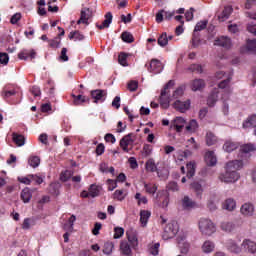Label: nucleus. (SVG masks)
Masks as SVG:
<instances>
[{"label": "nucleus", "mask_w": 256, "mask_h": 256, "mask_svg": "<svg viewBox=\"0 0 256 256\" xmlns=\"http://www.w3.org/2000/svg\"><path fill=\"white\" fill-rule=\"evenodd\" d=\"M133 134H128L120 140V147L125 153H129V146L133 145Z\"/></svg>", "instance_id": "12"}, {"label": "nucleus", "mask_w": 256, "mask_h": 256, "mask_svg": "<svg viewBox=\"0 0 256 256\" xmlns=\"http://www.w3.org/2000/svg\"><path fill=\"white\" fill-rule=\"evenodd\" d=\"M125 235V229L121 227H115L114 228V239H121Z\"/></svg>", "instance_id": "59"}, {"label": "nucleus", "mask_w": 256, "mask_h": 256, "mask_svg": "<svg viewBox=\"0 0 256 256\" xmlns=\"http://www.w3.org/2000/svg\"><path fill=\"white\" fill-rule=\"evenodd\" d=\"M12 139H13V142L17 145V147H23V145H25V136L21 134L14 132L12 134Z\"/></svg>", "instance_id": "33"}, {"label": "nucleus", "mask_w": 256, "mask_h": 256, "mask_svg": "<svg viewBox=\"0 0 256 256\" xmlns=\"http://www.w3.org/2000/svg\"><path fill=\"white\" fill-rule=\"evenodd\" d=\"M242 251H245V253H256V243L249 239L243 240Z\"/></svg>", "instance_id": "17"}, {"label": "nucleus", "mask_w": 256, "mask_h": 256, "mask_svg": "<svg viewBox=\"0 0 256 256\" xmlns=\"http://www.w3.org/2000/svg\"><path fill=\"white\" fill-rule=\"evenodd\" d=\"M121 39L122 41H124V43H133V41H135L133 34H131L130 32H123L121 34Z\"/></svg>", "instance_id": "50"}, {"label": "nucleus", "mask_w": 256, "mask_h": 256, "mask_svg": "<svg viewBox=\"0 0 256 256\" xmlns=\"http://www.w3.org/2000/svg\"><path fill=\"white\" fill-rule=\"evenodd\" d=\"M174 159H175V161L178 165H183V163H185V159H187V152L182 151V150H178L174 154Z\"/></svg>", "instance_id": "27"}, {"label": "nucleus", "mask_w": 256, "mask_h": 256, "mask_svg": "<svg viewBox=\"0 0 256 256\" xmlns=\"http://www.w3.org/2000/svg\"><path fill=\"white\" fill-rule=\"evenodd\" d=\"M204 159L208 167H215L217 165V156L214 151L206 152Z\"/></svg>", "instance_id": "18"}, {"label": "nucleus", "mask_w": 256, "mask_h": 256, "mask_svg": "<svg viewBox=\"0 0 256 256\" xmlns=\"http://www.w3.org/2000/svg\"><path fill=\"white\" fill-rule=\"evenodd\" d=\"M223 207H224V209H226L227 211H233V209H235V207H237V204H236V202H235L234 199L228 198V199H226V201L224 202Z\"/></svg>", "instance_id": "43"}, {"label": "nucleus", "mask_w": 256, "mask_h": 256, "mask_svg": "<svg viewBox=\"0 0 256 256\" xmlns=\"http://www.w3.org/2000/svg\"><path fill=\"white\" fill-rule=\"evenodd\" d=\"M225 247L228 251H230V253H235L236 255L243 252V244L240 245L238 241L233 239L227 240Z\"/></svg>", "instance_id": "8"}, {"label": "nucleus", "mask_w": 256, "mask_h": 256, "mask_svg": "<svg viewBox=\"0 0 256 256\" xmlns=\"http://www.w3.org/2000/svg\"><path fill=\"white\" fill-rule=\"evenodd\" d=\"M35 55H37V53L35 52V50L33 49H24L22 50L19 54H18V58H20L23 61H27V59H35Z\"/></svg>", "instance_id": "20"}, {"label": "nucleus", "mask_w": 256, "mask_h": 256, "mask_svg": "<svg viewBox=\"0 0 256 256\" xmlns=\"http://www.w3.org/2000/svg\"><path fill=\"white\" fill-rule=\"evenodd\" d=\"M188 71H191L192 73H203V66L199 64H191L188 67Z\"/></svg>", "instance_id": "55"}, {"label": "nucleus", "mask_w": 256, "mask_h": 256, "mask_svg": "<svg viewBox=\"0 0 256 256\" xmlns=\"http://www.w3.org/2000/svg\"><path fill=\"white\" fill-rule=\"evenodd\" d=\"M29 177L31 181H35L37 185H41L45 179V175L42 174H30Z\"/></svg>", "instance_id": "49"}, {"label": "nucleus", "mask_w": 256, "mask_h": 256, "mask_svg": "<svg viewBox=\"0 0 256 256\" xmlns=\"http://www.w3.org/2000/svg\"><path fill=\"white\" fill-rule=\"evenodd\" d=\"M134 199H136V201H138V205H147V203L149 202V200H147L146 196L141 195V193L137 192L134 196Z\"/></svg>", "instance_id": "52"}, {"label": "nucleus", "mask_w": 256, "mask_h": 256, "mask_svg": "<svg viewBox=\"0 0 256 256\" xmlns=\"http://www.w3.org/2000/svg\"><path fill=\"white\" fill-rule=\"evenodd\" d=\"M175 87V81L170 80L163 88L160 94V105L163 109H169V103H171V97L169 96V89Z\"/></svg>", "instance_id": "3"}, {"label": "nucleus", "mask_w": 256, "mask_h": 256, "mask_svg": "<svg viewBox=\"0 0 256 256\" xmlns=\"http://www.w3.org/2000/svg\"><path fill=\"white\" fill-rule=\"evenodd\" d=\"M182 207L183 209H193V207H195V202H193L189 196H184L182 199Z\"/></svg>", "instance_id": "38"}, {"label": "nucleus", "mask_w": 256, "mask_h": 256, "mask_svg": "<svg viewBox=\"0 0 256 256\" xmlns=\"http://www.w3.org/2000/svg\"><path fill=\"white\" fill-rule=\"evenodd\" d=\"M73 97V103L74 105H83V103H89V99L87 98V96H83L81 94L77 95H72Z\"/></svg>", "instance_id": "35"}, {"label": "nucleus", "mask_w": 256, "mask_h": 256, "mask_svg": "<svg viewBox=\"0 0 256 256\" xmlns=\"http://www.w3.org/2000/svg\"><path fill=\"white\" fill-rule=\"evenodd\" d=\"M205 88V80L203 79H195L191 82L192 91H201V89Z\"/></svg>", "instance_id": "29"}, {"label": "nucleus", "mask_w": 256, "mask_h": 256, "mask_svg": "<svg viewBox=\"0 0 256 256\" xmlns=\"http://www.w3.org/2000/svg\"><path fill=\"white\" fill-rule=\"evenodd\" d=\"M127 57H131V54L121 52L118 55V63L122 65V67H129V63H127Z\"/></svg>", "instance_id": "36"}, {"label": "nucleus", "mask_w": 256, "mask_h": 256, "mask_svg": "<svg viewBox=\"0 0 256 256\" xmlns=\"http://www.w3.org/2000/svg\"><path fill=\"white\" fill-rule=\"evenodd\" d=\"M154 203L167 211V207H169V193L167 191L162 190L158 191L156 197L154 198Z\"/></svg>", "instance_id": "6"}, {"label": "nucleus", "mask_w": 256, "mask_h": 256, "mask_svg": "<svg viewBox=\"0 0 256 256\" xmlns=\"http://www.w3.org/2000/svg\"><path fill=\"white\" fill-rule=\"evenodd\" d=\"M183 127H185V118L183 117H176L174 120V128L178 133H181L183 130Z\"/></svg>", "instance_id": "34"}, {"label": "nucleus", "mask_w": 256, "mask_h": 256, "mask_svg": "<svg viewBox=\"0 0 256 256\" xmlns=\"http://www.w3.org/2000/svg\"><path fill=\"white\" fill-rule=\"evenodd\" d=\"M218 141H219V139L215 136V134L213 132L206 133V145H208V147L217 145Z\"/></svg>", "instance_id": "31"}, {"label": "nucleus", "mask_w": 256, "mask_h": 256, "mask_svg": "<svg viewBox=\"0 0 256 256\" xmlns=\"http://www.w3.org/2000/svg\"><path fill=\"white\" fill-rule=\"evenodd\" d=\"M48 45L51 49H59L61 45V38H53L48 40Z\"/></svg>", "instance_id": "48"}, {"label": "nucleus", "mask_w": 256, "mask_h": 256, "mask_svg": "<svg viewBox=\"0 0 256 256\" xmlns=\"http://www.w3.org/2000/svg\"><path fill=\"white\" fill-rule=\"evenodd\" d=\"M191 189H193V191H195L198 199H201V197L203 195V186H201V184H199V182H193L191 184Z\"/></svg>", "instance_id": "40"}, {"label": "nucleus", "mask_w": 256, "mask_h": 256, "mask_svg": "<svg viewBox=\"0 0 256 256\" xmlns=\"http://www.w3.org/2000/svg\"><path fill=\"white\" fill-rule=\"evenodd\" d=\"M13 95H17V90L11 89L10 85H7L3 88L1 93L3 99H9V97H13Z\"/></svg>", "instance_id": "30"}, {"label": "nucleus", "mask_w": 256, "mask_h": 256, "mask_svg": "<svg viewBox=\"0 0 256 256\" xmlns=\"http://www.w3.org/2000/svg\"><path fill=\"white\" fill-rule=\"evenodd\" d=\"M120 251L123 255H126V256L133 255V252L131 251V246L127 241H122L120 243Z\"/></svg>", "instance_id": "32"}, {"label": "nucleus", "mask_w": 256, "mask_h": 256, "mask_svg": "<svg viewBox=\"0 0 256 256\" xmlns=\"http://www.w3.org/2000/svg\"><path fill=\"white\" fill-rule=\"evenodd\" d=\"M69 39H74V41H83L85 39V36L81 34L79 31L70 32Z\"/></svg>", "instance_id": "53"}, {"label": "nucleus", "mask_w": 256, "mask_h": 256, "mask_svg": "<svg viewBox=\"0 0 256 256\" xmlns=\"http://www.w3.org/2000/svg\"><path fill=\"white\" fill-rule=\"evenodd\" d=\"M111 23H113V14L108 12L105 14V20L102 22V24H96V27L100 30L109 29V25H111Z\"/></svg>", "instance_id": "21"}, {"label": "nucleus", "mask_w": 256, "mask_h": 256, "mask_svg": "<svg viewBox=\"0 0 256 256\" xmlns=\"http://www.w3.org/2000/svg\"><path fill=\"white\" fill-rule=\"evenodd\" d=\"M177 233H179V224L173 221L165 226L162 238L164 239V241H168V239H173V237H175Z\"/></svg>", "instance_id": "4"}, {"label": "nucleus", "mask_w": 256, "mask_h": 256, "mask_svg": "<svg viewBox=\"0 0 256 256\" xmlns=\"http://www.w3.org/2000/svg\"><path fill=\"white\" fill-rule=\"evenodd\" d=\"M75 221H77V218L75 217V215H72L68 220V224L64 225V229H68V231H71V229H73V224L75 223Z\"/></svg>", "instance_id": "61"}, {"label": "nucleus", "mask_w": 256, "mask_h": 256, "mask_svg": "<svg viewBox=\"0 0 256 256\" xmlns=\"http://www.w3.org/2000/svg\"><path fill=\"white\" fill-rule=\"evenodd\" d=\"M197 129H199V123H197V120H190L189 124L186 126V131H188V133H196Z\"/></svg>", "instance_id": "39"}, {"label": "nucleus", "mask_w": 256, "mask_h": 256, "mask_svg": "<svg viewBox=\"0 0 256 256\" xmlns=\"http://www.w3.org/2000/svg\"><path fill=\"white\" fill-rule=\"evenodd\" d=\"M70 177H73V171L66 170L64 172H61L60 181H63L65 183L69 181Z\"/></svg>", "instance_id": "54"}, {"label": "nucleus", "mask_w": 256, "mask_h": 256, "mask_svg": "<svg viewBox=\"0 0 256 256\" xmlns=\"http://www.w3.org/2000/svg\"><path fill=\"white\" fill-rule=\"evenodd\" d=\"M89 19H91V9L83 8L81 10L80 19L77 21V25H89Z\"/></svg>", "instance_id": "15"}, {"label": "nucleus", "mask_w": 256, "mask_h": 256, "mask_svg": "<svg viewBox=\"0 0 256 256\" xmlns=\"http://www.w3.org/2000/svg\"><path fill=\"white\" fill-rule=\"evenodd\" d=\"M218 99H219V92L214 91L212 94L209 95L207 99V105L209 107H214Z\"/></svg>", "instance_id": "37"}, {"label": "nucleus", "mask_w": 256, "mask_h": 256, "mask_svg": "<svg viewBox=\"0 0 256 256\" xmlns=\"http://www.w3.org/2000/svg\"><path fill=\"white\" fill-rule=\"evenodd\" d=\"M184 93L185 88H183V86H180L173 92L172 99H179V97H183Z\"/></svg>", "instance_id": "56"}, {"label": "nucleus", "mask_w": 256, "mask_h": 256, "mask_svg": "<svg viewBox=\"0 0 256 256\" xmlns=\"http://www.w3.org/2000/svg\"><path fill=\"white\" fill-rule=\"evenodd\" d=\"M255 150H256L255 146L251 143L240 146L238 159H240L242 163H245L244 161H247V159L251 157V153H253V151Z\"/></svg>", "instance_id": "7"}, {"label": "nucleus", "mask_w": 256, "mask_h": 256, "mask_svg": "<svg viewBox=\"0 0 256 256\" xmlns=\"http://www.w3.org/2000/svg\"><path fill=\"white\" fill-rule=\"evenodd\" d=\"M28 165H30V167H33V169H36V167L41 165V158H39V156H30L28 158Z\"/></svg>", "instance_id": "42"}, {"label": "nucleus", "mask_w": 256, "mask_h": 256, "mask_svg": "<svg viewBox=\"0 0 256 256\" xmlns=\"http://www.w3.org/2000/svg\"><path fill=\"white\" fill-rule=\"evenodd\" d=\"M186 147H188L189 149H199V144H197L194 137H191L187 140Z\"/></svg>", "instance_id": "57"}, {"label": "nucleus", "mask_w": 256, "mask_h": 256, "mask_svg": "<svg viewBox=\"0 0 256 256\" xmlns=\"http://www.w3.org/2000/svg\"><path fill=\"white\" fill-rule=\"evenodd\" d=\"M91 97L94 99V103H103L107 97V91L101 89L93 90L91 91Z\"/></svg>", "instance_id": "13"}, {"label": "nucleus", "mask_w": 256, "mask_h": 256, "mask_svg": "<svg viewBox=\"0 0 256 256\" xmlns=\"http://www.w3.org/2000/svg\"><path fill=\"white\" fill-rule=\"evenodd\" d=\"M146 171H149L150 173H155L157 171L158 177H161V179H167L169 177V170L167 168L161 169L157 168V164H155V160L149 159L146 162Z\"/></svg>", "instance_id": "5"}, {"label": "nucleus", "mask_w": 256, "mask_h": 256, "mask_svg": "<svg viewBox=\"0 0 256 256\" xmlns=\"http://www.w3.org/2000/svg\"><path fill=\"white\" fill-rule=\"evenodd\" d=\"M202 252L206 255H209V253H213L215 251V242L211 240H206L202 246H201Z\"/></svg>", "instance_id": "23"}, {"label": "nucleus", "mask_w": 256, "mask_h": 256, "mask_svg": "<svg viewBox=\"0 0 256 256\" xmlns=\"http://www.w3.org/2000/svg\"><path fill=\"white\" fill-rule=\"evenodd\" d=\"M90 197H98L99 195V186L92 184L89 188Z\"/></svg>", "instance_id": "58"}, {"label": "nucleus", "mask_w": 256, "mask_h": 256, "mask_svg": "<svg viewBox=\"0 0 256 256\" xmlns=\"http://www.w3.org/2000/svg\"><path fill=\"white\" fill-rule=\"evenodd\" d=\"M214 45H217L218 47H224V49H231V38L227 36H221L215 40Z\"/></svg>", "instance_id": "16"}, {"label": "nucleus", "mask_w": 256, "mask_h": 256, "mask_svg": "<svg viewBox=\"0 0 256 256\" xmlns=\"http://www.w3.org/2000/svg\"><path fill=\"white\" fill-rule=\"evenodd\" d=\"M127 239L131 245V247L135 248L139 245V239L137 238V230L129 229L126 231Z\"/></svg>", "instance_id": "14"}, {"label": "nucleus", "mask_w": 256, "mask_h": 256, "mask_svg": "<svg viewBox=\"0 0 256 256\" xmlns=\"http://www.w3.org/2000/svg\"><path fill=\"white\" fill-rule=\"evenodd\" d=\"M243 129H256V114H252L246 118L242 124Z\"/></svg>", "instance_id": "19"}, {"label": "nucleus", "mask_w": 256, "mask_h": 256, "mask_svg": "<svg viewBox=\"0 0 256 256\" xmlns=\"http://www.w3.org/2000/svg\"><path fill=\"white\" fill-rule=\"evenodd\" d=\"M231 13H233V7L232 6H225L223 11L218 15V21H227L229 17H231Z\"/></svg>", "instance_id": "22"}, {"label": "nucleus", "mask_w": 256, "mask_h": 256, "mask_svg": "<svg viewBox=\"0 0 256 256\" xmlns=\"http://www.w3.org/2000/svg\"><path fill=\"white\" fill-rule=\"evenodd\" d=\"M169 44V38L167 36V33L164 32L162 33V35L159 36L158 38V45L160 47H167V45Z\"/></svg>", "instance_id": "46"}, {"label": "nucleus", "mask_w": 256, "mask_h": 256, "mask_svg": "<svg viewBox=\"0 0 256 256\" xmlns=\"http://www.w3.org/2000/svg\"><path fill=\"white\" fill-rule=\"evenodd\" d=\"M113 242H106L104 243V246H103V253L104 255H111L113 253Z\"/></svg>", "instance_id": "51"}, {"label": "nucleus", "mask_w": 256, "mask_h": 256, "mask_svg": "<svg viewBox=\"0 0 256 256\" xmlns=\"http://www.w3.org/2000/svg\"><path fill=\"white\" fill-rule=\"evenodd\" d=\"M245 167L243 160H231L225 164V172L219 174L218 179L221 183L231 184L237 183L241 179V171Z\"/></svg>", "instance_id": "1"}, {"label": "nucleus", "mask_w": 256, "mask_h": 256, "mask_svg": "<svg viewBox=\"0 0 256 256\" xmlns=\"http://www.w3.org/2000/svg\"><path fill=\"white\" fill-rule=\"evenodd\" d=\"M238 148H239V143L233 142L231 140L226 141L223 145V149H224V151H226V153H231V152L235 151V149H238Z\"/></svg>", "instance_id": "28"}, {"label": "nucleus", "mask_w": 256, "mask_h": 256, "mask_svg": "<svg viewBox=\"0 0 256 256\" xmlns=\"http://www.w3.org/2000/svg\"><path fill=\"white\" fill-rule=\"evenodd\" d=\"M241 53H256V39L247 40L245 49Z\"/></svg>", "instance_id": "25"}, {"label": "nucleus", "mask_w": 256, "mask_h": 256, "mask_svg": "<svg viewBox=\"0 0 256 256\" xmlns=\"http://www.w3.org/2000/svg\"><path fill=\"white\" fill-rule=\"evenodd\" d=\"M0 63L1 65H7L9 63V54L0 52Z\"/></svg>", "instance_id": "62"}, {"label": "nucleus", "mask_w": 256, "mask_h": 256, "mask_svg": "<svg viewBox=\"0 0 256 256\" xmlns=\"http://www.w3.org/2000/svg\"><path fill=\"white\" fill-rule=\"evenodd\" d=\"M207 28V20L200 21L196 24L194 28V33H197V31H203V29Z\"/></svg>", "instance_id": "60"}, {"label": "nucleus", "mask_w": 256, "mask_h": 256, "mask_svg": "<svg viewBox=\"0 0 256 256\" xmlns=\"http://www.w3.org/2000/svg\"><path fill=\"white\" fill-rule=\"evenodd\" d=\"M125 197H127V191L125 190H116L113 194V199H116V201H124Z\"/></svg>", "instance_id": "44"}, {"label": "nucleus", "mask_w": 256, "mask_h": 256, "mask_svg": "<svg viewBox=\"0 0 256 256\" xmlns=\"http://www.w3.org/2000/svg\"><path fill=\"white\" fill-rule=\"evenodd\" d=\"M31 197H33V194L31 193V190L29 188H25L21 192V199L24 203H29L31 201Z\"/></svg>", "instance_id": "41"}, {"label": "nucleus", "mask_w": 256, "mask_h": 256, "mask_svg": "<svg viewBox=\"0 0 256 256\" xmlns=\"http://www.w3.org/2000/svg\"><path fill=\"white\" fill-rule=\"evenodd\" d=\"M221 229L223 231H226V232L230 233V231H233V224L230 223V222H223L221 224Z\"/></svg>", "instance_id": "64"}, {"label": "nucleus", "mask_w": 256, "mask_h": 256, "mask_svg": "<svg viewBox=\"0 0 256 256\" xmlns=\"http://www.w3.org/2000/svg\"><path fill=\"white\" fill-rule=\"evenodd\" d=\"M177 242L180 253H182V255H187V253H189V249L191 248V244L187 242V238H185V236H178Z\"/></svg>", "instance_id": "11"}, {"label": "nucleus", "mask_w": 256, "mask_h": 256, "mask_svg": "<svg viewBox=\"0 0 256 256\" xmlns=\"http://www.w3.org/2000/svg\"><path fill=\"white\" fill-rule=\"evenodd\" d=\"M149 73H153V75H159L161 71H163V64L161 61L157 59H152L147 67Z\"/></svg>", "instance_id": "10"}, {"label": "nucleus", "mask_w": 256, "mask_h": 256, "mask_svg": "<svg viewBox=\"0 0 256 256\" xmlns=\"http://www.w3.org/2000/svg\"><path fill=\"white\" fill-rule=\"evenodd\" d=\"M186 169H187V177H188V179H191V177L195 176V162H189L186 165Z\"/></svg>", "instance_id": "47"}, {"label": "nucleus", "mask_w": 256, "mask_h": 256, "mask_svg": "<svg viewBox=\"0 0 256 256\" xmlns=\"http://www.w3.org/2000/svg\"><path fill=\"white\" fill-rule=\"evenodd\" d=\"M150 218H151V211H149V210H141L140 211L141 227H147V223H149V219Z\"/></svg>", "instance_id": "24"}, {"label": "nucleus", "mask_w": 256, "mask_h": 256, "mask_svg": "<svg viewBox=\"0 0 256 256\" xmlns=\"http://www.w3.org/2000/svg\"><path fill=\"white\" fill-rule=\"evenodd\" d=\"M240 211L242 215H245L246 217H251V215H253V212L255 211V208L253 207V204L245 203L242 205Z\"/></svg>", "instance_id": "26"}, {"label": "nucleus", "mask_w": 256, "mask_h": 256, "mask_svg": "<svg viewBox=\"0 0 256 256\" xmlns=\"http://www.w3.org/2000/svg\"><path fill=\"white\" fill-rule=\"evenodd\" d=\"M173 107L176 111H179V113H187L191 109V100L187 99L185 101L176 100L173 103Z\"/></svg>", "instance_id": "9"}, {"label": "nucleus", "mask_w": 256, "mask_h": 256, "mask_svg": "<svg viewBox=\"0 0 256 256\" xmlns=\"http://www.w3.org/2000/svg\"><path fill=\"white\" fill-rule=\"evenodd\" d=\"M144 189L148 195H155L157 193V186L155 184L144 183Z\"/></svg>", "instance_id": "45"}, {"label": "nucleus", "mask_w": 256, "mask_h": 256, "mask_svg": "<svg viewBox=\"0 0 256 256\" xmlns=\"http://www.w3.org/2000/svg\"><path fill=\"white\" fill-rule=\"evenodd\" d=\"M159 247H161V244L159 242H157L153 246H151L150 247L151 255H154V256L159 255Z\"/></svg>", "instance_id": "63"}, {"label": "nucleus", "mask_w": 256, "mask_h": 256, "mask_svg": "<svg viewBox=\"0 0 256 256\" xmlns=\"http://www.w3.org/2000/svg\"><path fill=\"white\" fill-rule=\"evenodd\" d=\"M198 225L200 233H202V235H207L208 237H211V235L217 231L215 223L209 218H201Z\"/></svg>", "instance_id": "2"}]
</instances>
